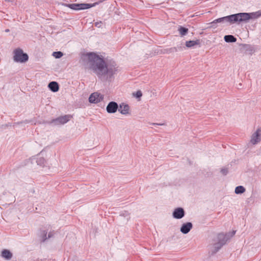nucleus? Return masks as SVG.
<instances>
[{"label": "nucleus", "instance_id": "obj_15", "mask_svg": "<svg viewBox=\"0 0 261 261\" xmlns=\"http://www.w3.org/2000/svg\"><path fill=\"white\" fill-rule=\"evenodd\" d=\"M2 256L6 260H10L13 256L11 252L8 249H4L2 251Z\"/></svg>", "mask_w": 261, "mask_h": 261}, {"label": "nucleus", "instance_id": "obj_10", "mask_svg": "<svg viewBox=\"0 0 261 261\" xmlns=\"http://www.w3.org/2000/svg\"><path fill=\"white\" fill-rule=\"evenodd\" d=\"M119 108L118 103L115 101L110 102L106 107L107 112L109 114L115 113Z\"/></svg>", "mask_w": 261, "mask_h": 261}, {"label": "nucleus", "instance_id": "obj_18", "mask_svg": "<svg viewBox=\"0 0 261 261\" xmlns=\"http://www.w3.org/2000/svg\"><path fill=\"white\" fill-rule=\"evenodd\" d=\"M183 48L184 47L181 44L177 45L176 46L169 48L168 49V53H170L181 51L183 50Z\"/></svg>", "mask_w": 261, "mask_h": 261}, {"label": "nucleus", "instance_id": "obj_12", "mask_svg": "<svg viewBox=\"0 0 261 261\" xmlns=\"http://www.w3.org/2000/svg\"><path fill=\"white\" fill-rule=\"evenodd\" d=\"M55 232L54 231H49L47 233V231L46 230H41L40 237L42 242H45L48 239L51 238L55 235Z\"/></svg>", "mask_w": 261, "mask_h": 261}, {"label": "nucleus", "instance_id": "obj_17", "mask_svg": "<svg viewBox=\"0 0 261 261\" xmlns=\"http://www.w3.org/2000/svg\"><path fill=\"white\" fill-rule=\"evenodd\" d=\"M199 44L200 41L199 40H190L186 42V45L187 47H194L195 45H198Z\"/></svg>", "mask_w": 261, "mask_h": 261}, {"label": "nucleus", "instance_id": "obj_6", "mask_svg": "<svg viewBox=\"0 0 261 261\" xmlns=\"http://www.w3.org/2000/svg\"><path fill=\"white\" fill-rule=\"evenodd\" d=\"M71 118V115H65L64 116H60L56 119L51 120L48 122V123L53 124L55 125L64 124L68 122L70 120Z\"/></svg>", "mask_w": 261, "mask_h": 261}, {"label": "nucleus", "instance_id": "obj_9", "mask_svg": "<svg viewBox=\"0 0 261 261\" xmlns=\"http://www.w3.org/2000/svg\"><path fill=\"white\" fill-rule=\"evenodd\" d=\"M103 96L97 92L92 93L89 97V101L90 103H97L103 99Z\"/></svg>", "mask_w": 261, "mask_h": 261}, {"label": "nucleus", "instance_id": "obj_1", "mask_svg": "<svg viewBox=\"0 0 261 261\" xmlns=\"http://www.w3.org/2000/svg\"><path fill=\"white\" fill-rule=\"evenodd\" d=\"M89 60L92 63L90 69L96 74L99 79L103 82H112L115 75L118 72V66L113 60L105 61L94 53L88 54Z\"/></svg>", "mask_w": 261, "mask_h": 261}, {"label": "nucleus", "instance_id": "obj_8", "mask_svg": "<svg viewBox=\"0 0 261 261\" xmlns=\"http://www.w3.org/2000/svg\"><path fill=\"white\" fill-rule=\"evenodd\" d=\"M185 215V212L182 207H178L174 210L172 213V217L176 219H180Z\"/></svg>", "mask_w": 261, "mask_h": 261}, {"label": "nucleus", "instance_id": "obj_14", "mask_svg": "<svg viewBox=\"0 0 261 261\" xmlns=\"http://www.w3.org/2000/svg\"><path fill=\"white\" fill-rule=\"evenodd\" d=\"M49 89L53 92H57L59 89V84L57 82L52 81L48 85Z\"/></svg>", "mask_w": 261, "mask_h": 261}, {"label": "nucleus", "instance_id": "obj_20", "mask_svg": "<svg viewBox=\"0 0 261 261\" xmlns=\"http://www.w3.org/2000/svg\"><path fill=\"white\" fill-rule=\"evenodd\" d=\"M178 31L181 36H185L188 32V29L186 28L180 26L178 28Z\"/></svg>", "mask_w": 261, "mask_h": 261}, {"label": "nucleus", "instance_id": "obj_27", "mask_svg": "<svg viewBox=\"0 0 261 261\" xmlns=\"http://www.w3.org/2000/svg\"><path fill=\"white\" fill-rule=\"evenodd\" d=\"M152 124L155 126H159V125H164L163 123H153Z\"/></svg>", "mask_w": 261, "mask_h": 261}, {"label": "nucleus", "instance_id": "obj_19", "mask_svg": "<svg viewBox=\"0 0 261 261\" xmlns=\"http://www.w3.org/2000/svg\"><path fill=\"white\" fill-rule=\"evenodd\" d=\"M245 188L242 186H237L235 188L234 192L236 194H241L245 192Z\"/></svg>", "mask_w": 261, "mask_h": 261}, {"label": "nucleus", "instance_id": "obj_24", "mask_svg": "<svg viewBox=\"0 0 261 261\" xmlns=\"http://www.w3.org/2000/svg\"><path fill=\"white\" fill-rule=\"evenodd\" d=\"M221 172L223 175H226L228 173V169L227 168H222L221 170Z\"/></svg>", "mask_w": 261, "mask_h": 261}, {"label": "nucleus", "instance_id": "obj_23", "mask_svg": "<svg viewBox=\"0 0 261 261\" xmlns=\"http://www.w3.org/2000/svg\"><path fill=\"white\" fill-rule=\"evenodd\" d=\"M142 95V93L141 91H138L135 94H134V96L136 98H140Z\"/></svg>", "mask_w": 261, "mask_h": 261}, {"label": "nucleus", "instance_id": "obj_21", "mask_svg": "<svg viewBox=\"0 0 261 261\" xmlns=\"http://www.w3.org/2000/svg\"><path fill=\"white\" fill-rule=\"evenodd\" d=\"M53 56H54L56 59H59L61 58L63 56V54L62 52L60 51H54L52 54Z\"/></svg>", "mask_w": 261, "mask_h": 261}, {"label": "nucleus", "instance_id": "obj_30", "mask_svg": "<svg viewBox=\"0 0 261 261\" xmlns=\"http://www.w3.org/2000/svg\"><path fill=\"white\" fill-rule=\"evenodd\" d=\"M241 86H242V84H240V85H239V87H241Z\"/></svg>", "mask_w": 261, "mask_h": 261}, {"label": "nucleus", "instance_id": "obj_28", "mask_svg": "<svg viewBox=\"0 0 261 261\" xmlns=\"http://www.w3.org/2000/svg\"><path fill=\"white\" fill-rule=\"evenodd\" d=\"M5 32H9V29H6V30H5Z\"/></svg>", "mask_w": 261, "mask_h": 261}, {"label": "nucleus", "instance_id": "obj_26", "mask_svg": "<svg viewBox=\"0 0 261 261\" xmlns=\"http://www.w3.org/2000/svg\"><path fill=\"white\" fill-rule=\"evenodd\" d=\"M30 122H31V121H29V120H25V121H24L23 122H18L17 124H20V123H30Z\"/></svg>", "mask_w": 261, "mask_h": 261}, {"label": "nucleus", "instance_id": "obj_13", "mask_svg": "<svg viewBox=\"0 0 261 261\" xmlns=\"http://www.w3.org/2000/svg\"><path fill=\"white\" fill-rule=\"evenodd\" d=\"M118 111L123 115H127L129 113V107L128 105L124 103L120 104Z\"/></svg>", "mask_w": 261, "mask_h": 261}, {"label": "nucleus", "instance_id": "obj_2", "mask_svg": "<svg viewBox=\"0 0 261 261\" xmlns=\"http://www.w3.org/2000/svg\"><path fill=\"white\" fill-rule=\"evenodd\" d=\"M236 232V231L233 230L228 234L219 233L214 240L215 242L213 245L214 249L212 251V253H216L217 252L226 244L227 241L235 234Z\"/></svg>", "mask_w": 261, "mask_h": 261}, {"label": "nucleus", "instance_id": "obj_7", "mask_svg": "<svg viewBox=\"0 0 261 261\" xmlns=\"http://www.w3.org/2000/svg\"><path fill=\"white\" fill-rule=\"evenodd\" d=\"M261 141V129L258 128L251 136L250 143L255 145Z\"/></svg>", "mask_w": 261, "mask_h": 261}, {"label": "nucleus", "instance_id": "obj_29", "mask_svg": "<svg viewBox=\"0 0 261 261\" xmlns=\"http://www.w3.org/2000/svg\"><path fill=\"white\" fill-rule=\"evenodd\" d=\"M241 86H242V84H240V85H239V87H241Z\"/></svg>", "mask_w": 261, "mask_h": 261}, {"label": "nucleus", "instance_id": "obj_5", "mask_svg": "<svg viewBox=\"0 0 261 261\" xmlns=\"http://www.w3.org/2000/svg\"><path fill=\"white\" fill-rule=\"evenodd\" d=\"M14 60L17 63H24L28 61L29 56L23 53V50L19 48H16L14 50Z\"/></svg>", "mask_w": 261, "mask_h": 261}, {"label": "nucleus", "instance_id": "obj_4", "mask_svg": "<svg viewBox=\"0 0 261 261\" xmlns=\"http://www.w3.org/2000/svg\"><path fill=\"white\" fill-rule=\"evenodd\" d=\"M238 23L247 22L250 19H255L261 17V10L251 13H237Z\"/></svg>", "mask_w": 261, "mask_h": 261}, {"label": "nucleus", "instance_id": "obj_3", "mask_svg": "<svg viewBox=\"0 0 261 261\" xmlns=\"http://www.w3.org/2000/svg\"><path fill=\"white\" fill-rule=\"evenodd\" d=\"M218 23L224 24L225 25L238 23L237 13L218 18L210 23L212 27L216 28V24Z\"/></svg>", "mask_w": 261, "mask_h": 261}, {"label": "nucleus", "instance_id": "obj_22", "mask_svg": "<svg viewBox=\"0 0 261 261\" xmlns=\"http://www.w3.org/2000/svg\"><path fill=\"white\" fill-rule=\"evenodd\" d=\"M45 160L43 158H37L36 163H37V165L42 166L44 165Z\"/></svg>", "mask_w": 261, "mask_h": 261}, {"label": "nucleus", "instance_id": "obj_11", "mask_svg": "<svg viewBox=\"0 0 261 261\" xmlns=\"http://www.w3.org/2000/svg\"><path fill=\"white\" fill-rule=\"evenodd\" d=\"M193 227V224L191 222H188L183 223L180 228V231L183 234H187L190 231Z\"/></svg>", "mask_w": 261, "mask_h": 261}, {"label": "nucleus", "instance_id": "obj_25", "mask_svg": "<svg viewBox=\"0 0 261 261\" xmlns=\"http://www.w3.org/2000/svg\"><path fill=\"white\" fill-rule=\"evenodd\" d=\"M101 21H99V22H95V26L98 27V28H100L101 27Z\"/></svg>", "mask_w": 261, "mask_h": 261}, {"label": "nucleus", "instance_id": "obj_16", "mask_svg": "<svg viewBox=\"0 0 261 261\" xmlns=\"http://www.w3.org/2000/svg\"><path fill=\"white\" fill-rule=\"evenodd\" d=\"M224 41L227 43H233L237 41V38L231 35H225L224 37Z\"/></svg>", "mask_w": 261, "mask_h": 261}]
</instances>
